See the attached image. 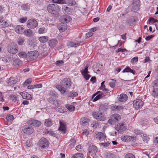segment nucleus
<instances>
[{"mask_svg": "<svg viewBox=\"0 0 158 158\" xmlns=\"http://www.w3.org/2000/svg\"><path fill=\"white\" fill-rule=\"evenodd\" d=\"M101 144L103 147H107L109 146V144H110V143L108 142H107L102 143H101Z\"/></svg>", "mask_w": 158, "mask_h": 158, "instance_id": "0e129e2a", "label": "nucleus"}, {"mask_svg": "<svg viewBox=\"0 0 158 158\" xmlns=\"http://www.w3.org/2000/svg\"><path fill=\"white\" fill-rule=\"evenodd\" d=\"M32 81V79L31 78H29L27 79L24 82L23 84V85L24 86H26L27 84H30L31 83Z\"/></svg>", "mask_w": 158, "mask_h": 158, "instance_id": "49530a36", "label": "nucleus"}, {"mask_svg": "<svg viewBox=\"0 0 158 158\" xmlns=\"http://www.w3.org/2000/svg\"><path fill=\"white\" fill-rule=\"evenodd\" d=\"M27 24V26L29 28L34 29L38 25V23L36 20L31 19L28 20Z\"/></svg>", "mask_w": 158, "mask_h": 158, "instance_id": "39448f33", "label": "nucleus"}, {"mask_svg": "<svg viewBox=\"0 0 158 158\" xmlns=\"http://www.w3.org/2000/svg\"><path fill=\"white\" fill-rule=\"evenodd\" d=\"M121 118V116L119 114H114L111 115L108 122L109 124H112L114 123L117 122L120 120Z\"/></svg>", "mask_w": 158, "mask_h": 158, "instance_id": "20e7f679", "label": "nucleus"}, {"mask_svg": "<svg viewBox=\"0 0 158 158\" xmlns=\"http://www.w3.org/2000/svg\"><path fill=\"white\" fill-rule=\"evenodd\" d=\"M6 83L8 86H13L17 82V79L15 77H11L6 80Z\"/></svg>", "mask_w": 158, "mask_h": 158, "instance_id": "dca6fc26", "label": "nucleus"}, {"mask_svg": "<svg viewBox=\"0 0 158 158\" xmlns=\"http://www.w3.org/2000/svg\"><path fill=\"white\" fill-rule=\"evenodd\" d=\"M60 84L56 85V87L61 94H63L67 92L66 89L70 86L71 82L69 78H65L60 82Z\"/></svg>", "mask_w": 158, "mask_h": 158, "instance_id": "f257e3e1", "label": "nucleus"}, {"mask_svg": "<svg viewBox=\"0 0 158 158\" xmlns=\"http://www.w3.org/2000/svg\"><path fill=\"white\" fill-rule=\"evenodd\" d=\"M67 28L66 25L62 23L60 24V26L58 27V29L60 32L65 31L67 29Z\"/></svg>", "mask_w": 158, "mask_h": 158, "instance_id": "bb28decb", "label": "nucleus"}, {"mask_svg": "<svg viewBox=\"0 0 158 158\" xmlns=\"http://www.w3.org/2000/svg\"><path fill=\"white\" fill-rule=\"evenodd\" d=\"M27 19V18L26 17L20 18L19 19V22L21 23H24L26 22Z\"/></svg>", "mask_w": 158, "mask_h": 158, "instance_id": "79ce46f5", "label": "nucleus"}, {"mask_svg": "<svg viewBox=\"0 0 158 158\" xmlns=\"http://www.w3.org/2000/svg\"><path fill=\"white\" fill-rule=\"evenodd\" d=\"M128 98L127 96L124 94H121L118 98V101L121 102H125Z\"/></svg>", "mask_w": 158, "mask_h": 158, "instance_id": "5701e85b", "label": "nucleus"}, {"mask_svg": "<svg viewBox=\"0 0 158 158\" xmlns=\"http://www.w3.org/2000/svg\"><path fill=\"white\" fill-rule=\"evenodd\" d=\"M60 7L57 4H49L47 7V10L50 13L58 15L60 12Z\"/></svg>", "mask_w": 158, "mask_h": 158, "instance_id": "f03ea898", "label": "nucleus"}, {"mask_svg": "<svg viewBox=\"0 0 158 158\" xmlns=\"http://www.w3.org/2000/svg\"><path fill=\"white\" fill-rule=\"evenodd\" d=\"M140 124L142 126L148 125L149 123L147 119H144L140 122Z\"/></svg>", "mask_w": 158, "mask_h": 158, "instance_id": "e433bc0d", "label": "nucleus"}, {"mask_svg": "<svg viewBox=\"0 0 158 158\" xmlns=\"http://www.w3.org/2000/svg\"><path fill=\"white\" fill-rule=\"evenodd\" d=\"M71 20V18L69 16L64 15L61 16L60 18V21L62 23H68Z\"/></svg>", "mask_w": 158, "mask_h": 158, "instance_id": "6ab92c4d", "label": "nucleus"}, {"mask_svg": "<svg viewBox=\"0 0 158 158\" xmlns=\"http://www.w3.org/2000/svg\"><path fill=\"white\" fill-rule=\"evenodd\" d=\"M152 94L154 97L158 98V89H154Z\"/></svg>", "mask_w": 158, "mask_h": 158, "instance_id": "f704fd0d", "label": "nucleus"}, {"mask_svg": "<svg viewBox=\"0 0 158 158\" xmlns=\"http://www.w3.org/2000/svg\"><path fill=\"white\" fill-rule=\"evenodd\" d=\"M111 80L113 81L109 83V85L111 88H114L115 86L116 81L113 79H110Z\"/></svg>", "mask_w": 158, "mask_h": 158, "instance_id": "c03bdc74", "label": "nucleus"}, {"mask_svg": "<svg viewBox=\"0 0 158 158\" xmlns=\"http://www.w3.org/2000/svg\"><path fill=\"white\" fill-rule=\"evenodd\" d=\"M63 12L65 14L71 15L72 12V10L68 7L64 6L62 7Z\"/></svg>", "mask_w": 158, "mask_h": 158, "instance_id": "a878e982", "label": "nucleus"}, {"mask_svg": "<svg viewBox=\"0 0 158 158\" xmlns=\"http://www.w3.org/2000/svg\"><path fill=\"white\" fill-rule=\"evenodd\" d=\"M88 67H86L85 68V69L84 71L83 72H81V74L82 75L88 73Z\"/></svg>", "mask_w": 158, "mask_h": 158, "instance_id": "680f3d73", "label": "nucleus"}, {"mask_svg": "<svg viewBox=\"0 0 158 158\" xmlns=\"http://www.w3.org/2000/svg\"><path fill=\"white\" fill-rule=\"evenodd\" d=\"M39 34H43L47 32V30L45 27H43L39 29L38 31Z\"/></svg>", "mask_w": 158, "mask_h": 158, "instance_id": "4c0bfd02", "label": "nucleus"}, {"mask_svg": "<svg viewBox=\"0 0 158 158\" xmlns=\"http://www.w3.org/2000/svg\"><path fill=\"white\" fill-rule=\"evenodd\" d=\"M70 141L71 143L69 145V146H70L71 145L74 147L76 141L74 139H72L70 140Z\"/></svg>", "mask_w": 158, "mask_h": 158, "instance_id": "603ef678", "label": "nucleus"}, {"mask_svg": "<svg viewBox=\"0 0 158 158\" xmlns=\"http://www.w3.org/2000/svg\"><path fill=\"white\" fill-rule=\"evenodd\" d=\"M19 56L20 58H27V54L24 52H20L19 53Z\"/></svg>", "mask_w": 158, "mask_h": 158, "instance_id": "2f4dec72", "label": "nucleus"}, {"mask_svg": "<svg viewBox=\"0 0 158 158\" xmlns=\"http://www.w3.org/2000/svg\"><path fill=\"white\" fill-rule=\"evenodd\" d=\"M63 63L64 61L62 60H57L56 62V64L58 65L63 64Z\"/></svg>", "mask_w": 158, "mask_h": 158, "instance_id": "338daca9", "label": "nucleus"}, {"mask_svg": "<svg viewBox=\"0 0 158 158\" xmlns=\"http://www.w3.org/2000/svg\"><path fill=\"white\" fill-rule=\"evenodd\" d=\"M48 40V38L47 36L40 37L39 38V41L41 43H45Z\"/></svg>", "mask_w": 158, "mask_h": 158, "instance_id": "c85d7f7f", "label": "nucleus"}, {"mask_svg": "<svg viewBox=\"0 0 158 158\" xmlns=\"http://www.w3.org/2000/svg\"><path fill=\"white\" fill-rule=\"evenodd\" d=\"M138 56H135L132 58L131 60V62L132 63H134L138 61Z\"/></svg>", "mask_w": 158, "mask_h": 158, "instance_id": "8fccbe9b", "label": "nucleus"}, {"mask_svg": "<svg viewBox=\"0 0 158 158\" xmlns=\"http://www.w3.org/2000/svg\"><path fill=\"white\" fill-rule=\"evenodd\" d=\"M22 131L24 133L30 135L33 133L34 130L31 127L27 126H24L23 127Z\"/></svg>", "mask_w": 158, "mask_h": 158, "instance_id": "ddd939ff", "label": "nucleus"}, {"mask_svg": "<svg viewBox=\"0 0 158 158\" xmlns=\"http://www.w3.org/2000/svg\"><path fill=\"white\" fill-rule=\"evenodd\" d=\"M67 3L69 5L71 6H73L75 5L76 2L74 0H68Z\"/></svg>", "mask_w": 158, "mask_h": 158, "instance_id": "c9c22d12", "label": "nucleus"}, {"mask_svg": "<svg viewBox=\"0 0 158 158\" xmlns=\"http://www.w3.org/2000/svg\"><path fill=\"white\" fill-rule=\"evenodd\" d=\"M28 122L32 126L35 127H38L41 124V122L37 120H29L28 121Z\"/></svg>", "mask_w": 158, "mask_h": 158, "instance_id": "a211bd4d", "label": "nucleus"}, {"mask_svg": "<svg viewBox=\"0 0 158 158\" xmlns=\"http://www.w3.org/2000/svg\"><path fill=\"white\" fill-rule=\"evenodd\" d=\"M91 127L94 128H97L98 126V124L95 122H93L91 124Z\"/></svg>", "mask_w": 158, "mask_h": 158, "instance_id": "774afa93", "label": "nucleus"}, {"mask_svg": "<svg viewBox=\"0 0 158 158\" xmlns=\"http://www.w3.org/2000/svg\"><path fill=\"white\" fill-rule=\"evenodd\" d=\"M23 63V61L19 59L14 60L12 62L13 65L16 67H19L21 66Z\"/></svg>", "mask_w": 158, "mask_h": 158, "instance_id": "aec40b11", "label": "nucleus"}, {"mask_svg": "<svg viewBox=\"0 0 158 158\" xmlns=\"http://www.w3.org/2000/svg\"><path fill=\"white\" fill-rule=\"evenodd\" d=\"M106 134L102 132H98L95 135L96 138L100 141H105V139L106 140Z\"/></svg>", "mask_w": 158, "mask_h": 158, "instance_id": "9b49d317", "label": "nucleus"}, {"mask_svg": "<svg viewBox=\"0 0 158 158\" xmlns=\"http://www.w3.org/2000/svg\"><path fill=\"white\" fill-rule=\"evenodd\" d=\"M116 130L119 132H122L127 129L126 124L124 123H120L115 126Z\"/></svg>", "mask_w": 158, "mask_h": 158, "instance_id": "0eeeda50", "label": "nucleus"}, {"mask_svg": "<svg viewBox=\"0 0 158 158\" xmlns=\"http://www.w3.org/2000/svg\"><path fill=\"white\" fill-rule=\"evenodd\" d=\"M143 140L146 143L148 142L150 139V138L147 136L146 135H143Z\"/></svg>", "mask_w": 158, "mask_h": 158, "instance_id": "58836bf2", "label": "nucleus"}, {"mask_svg": "<svg viewBox=\"0 0 158 158\" xmlns=\"http://www.w3.org/2000/svg\"><path fill=\"white\" fill-rule=\"evenodd\" d=\"M127 50L126 49L124 48V49H122L121 48H119L116 51L117 52H127Z\"/></svg>", "mask_w": 158, "mask_h": 158, "instance_id": "864d4df0", "label": "nucleus"}, {"mask_svg": "<svg viewBox=\"0 0 158 158\" xmlns=\"http://www.w3.org/2000/svg\"><path fill=\"white\" fill-rule=\"evenodd\" d=\"M60 127L59 128V130L63 133H65L66 131L65 124L61 121H60Z\"/></svg>", "mask_w": 158, "mask_h": 158, "instance_id": "4be33fe9", "label": "nucleus"}, {"mask_svg": "<svg viewBox=\"0 0 158 158\" xmlns=\"http://www.w3.org/2000/svg\"><path fill=\"white\" fill-rule=\"evenodd\" d=\"M153 84V87H158V79L154 81Z\"/></svg>", "mask_w": 158, "mask_h": 158, "instance_id": "bf43d9fd", "label": "nucleus"}, {"mask_svg": "<svg viewBox=\"0 0 158 158\" xmlns=\"http://www.w3.org/2000/svg\"><path fill=\"white\" fill-rule=\"evenodd\" d=\"M134 22L135 20L131 19H130L127 21L128 24L131 26H132L133 25Z\"/></svg>", "mask_w": 158, "mask_h": 158, "instance_id": "3c124183", "label": "nucleus"}, {"mask_svg": "<svg viewBox=\"0 0 158 158\" xmlns=\"http://www.w3.org/2000/svg\"><path fill=\"white\" fill-rule=\"evenodd\" d=\"M78 95L77 93L76 92H71L70 93V95L69 96V97H75Z\"/></svg>", "mask_w": 158, "mask_h": 158, "instance_id": "5fc2aeb1", "label": "nucleus"}, {"mask_svg": "<svg viewBox=\"0 0 158 158\" xmlns=\"http://www.w3.org/2000/svg\"><path fill=\"white\" fill-rule=\"evenodd\" d=\"M77 158H82L83 156V155L81 153H77L75 154Z\"/></svg>", "mask_w": 158, "mask_h": 158, "instance_id": "e2e57ef3", "label": "nucleus"}, {"mask_svg": "<svg viewBox=\"0 0 158 158\" xmlns=\"http://www.w3.org/2000/svg\"><path fill=\"white\" fill-rule=\"evenodd\" d=\"M22 8L24 10H27L29 8V7L27 4H24L21 6Z\"/></svg>", "mask_w": 158, "mask_h": 158, "instance_id": "09e8293b", "label": "nucleus"}, {"mask_svg": "<svg viewBox=\"0 0 158 158\" xmlns=\"http://www.w3.org/2000/svg\"><path fill=\"white\" fill-rule=\"evenodd\" d=\"M0 23H1V26L2 27H5L8 26V24L7 22L5 21H4L3 19H2V22Z\"/></svg>", "mask_w": 158, "mask_h": 158, "instance_id": "a19ab883", "label": "nucleus"}, {"mask_svg": "<svg viewBox=\"0 0 158 158\" xmlns=\"http://www.w3.org/2000/svg\"><path fill=\"white\" fill-rule=\"evenodd\" d=\"M39 53L37 51H31L27 53L28 58L31 60H34L36 59L38 56Z\"/></svg>", "mask_w": 158, "mask_h": 158, "instance_id": "f8f14e48", "label": "nucleus"}, {"mask_svg": "<svg viewBox=\"0 0 158 158\" xmlns=\"http://www.w3.org/2000/svg\"><path fill=\"white\" fill-rule=\"evenodd\" d=\"M10 98L14 101H16L17 100L18 97L16 95H11Z\"/></svg>", "mask_w": 158, "mask_h": 158, "instance_id": "6e6d98bb", "label": "nucleus"}, {"mask_svg": "<svg viewBox=\"0 0 158 158\" xmlns=\"http://www.w3.org/2000/svg\"><path fill=\"white\" fill-rule=\"evenodd\" d=\"M34 89L35 88H41L43 86V85L41 84H39L36 85H34Z\"/></svg>", "mask_w": 158, "mask_h": 158, "instance_id": "13d9d810", "label": "nucleus"}, {"mask_svg": "<svg viewBox=\"0 0 158 158\" xmlns=\"http://www.w3.org/2000/svg\"><path fill=\"white\" fill-rule=\"evenodd\" d=\"M105 96L106 95L104 94L102 92L98 91L92 95V98H94L93 101L95 102Z\"/></svg>", "mask_w": 158, "mask_h": 158, "instance_id": "6e6552de", "label": "nucleus"}, {"mask_svg": "<svg viewBox=\"0 0 158 158\" xmlns=\"http://www.w3.org/2000/svg\"><path fill=\"white\" fill-rule=\"evenodd\" d=\"M18 47L17 45H12L8 46V52L11 54H15L18 52Z\"/></svg>", "mask_w": 158, "mask_h": 158, "instance_id": "4468645a", "label": "nucleus"}, {"mask_svg": "<svg viewBox=\"0 0 158 158\" xmlns=\"http://www.w3.org/2000/svg\"><path fill=\"white\" fill-rule=\"evenodd\" d=\"M148 21L149 24H152L156 22H157V20L155 19L152 18H150V19L148 20Z\"/></svg>", "mask_w": 158, "mask_h": 158, "instance_id": "de8ad7c7", "label": "nucleus"}, {"mask_svg": "<svg viewBox=\"0 0 158 158\" xmlns=\"http://www.w3.org/2000/svg\"><path fill=\"white\" fill-rule=\"evenodd\" d=\"M133 104L135 108L138 110L140 107H142L143 105V102L140 99H136L133 101Z\"/></svg>", "mask_w": 158, "mask_h": 158, "instance_id": "1a4fd4ad", "label": "nucleus"}, {"mask_svg": "<svg viewBox=\"0 0 158 158\" xmlns=\"http://www.w3.org/2000/svg\"><path fill=\"white\" fill-rule=\"evenodd\" d=\"M66 0H52L53 3L59 4H64Z\"/></svg>", "mask_w": 158, "mask_h": 158, "instance_id": "72a5a7b5", "label": "nucleus"}, {"mask_svg": "<svg viewBox=\"0 0 158 158\" xmlns=\"http://www.w3.org/2000/svg\"><path fill=\"white\" fill-rule=\"evenodd\" d=\"M105 81H103L101 83V86L100 88V89L103 91H106L107 90L105 88V85H104Z\"/></svg>", "mask_w": 158, "mask_h": 158, "instance_id": "a18cd8bd", "label": "nucleus"}, {"mask_svg": "<svg viewBox=\"0 0 158 158\" xmlns=\"http://www.w3.org/2000/svg\"><path fill=\"white\" fill-rule=\"evenodd\" d=\"M92 114L94 118L98 120L103 121L106 119V116L100 112H94Z\"/></svg>", "mask_w": 158, "mask_h": 158, "instance_id": "7ed1b4c3", "label": "nucleus"}, {"mask_svg": "<svg viewBox=\"0 0 158 158\" xmlns=\"http://www.w3.org/2000/svg\"><path fill=\"white\" fill-rule=\"evenodd\" d=\"M125 158H135V157L132 153H128L125 155Z\"/></svg>", "mask_w": 158, "mask_h": 158, "instance_id": "ea45409f", "label": "nucleus"}, {"mask_svg": "<svg viewBox=\"0 0 158 158\" xmlns=\"http://www.w3.org/2000/svg\"><path fill=\"white\" fill-rule=\"evenodd\" d=\"M25 41V39L24 38L18 39L17 42L19 45H22Z\"/></svg>", "mask_w": 158, "mask_h": 158, "instance_id": "37998d69", "label": "nucleus"}, {"mask_svg": "<svg viewBox=\"0 0 158 158\" xmlns=\"http://www.w3.org/2000/svg\"><path fill=\"white\" fill-rule=\"evenodd\" d=\"M24 28L22 25H18L15 28V31L18 34H21L23 33Z\"/></svg>", "mask_w": 158, "mask_h": 158, "instance_id": "f3484780", "label": "nucleus"}, {"mask_svg": "<svg viewBox=\"0 0 158 158\" xmlns=\"http://www.w3.org/2000/svg\"><path fill=\"white\" fill-rule=\"evenodd\" d=\"M24 35L27 37H32L34 35V33L32 30L27 29L24 31Z\"/></svg>", "mask_w": 158, "mask_h": 158, "instance_id": "b1692460", "label": "nucleus"}, {"mask_svg": "<svg viewBox=\"0 0 158 158\" xmlns=\"http://www.w3.org/2000/svg\"><path fill=\"white\" fill-rule=\"evenodd\" d=\"M14 118V117L13 115H7L6 117V119L8 121L11 120Z\"/></svg>", "mask_w": 158, "mask_h": 158, "instance_id": "4d7b16f0", "label": "nucleus"}, {"mask_svg": "<svg viewBox=\"0 0 158 158\" xmlns=\"http://www.w3.org/2000/svg\"><path fill=\"white\" fill-rule=\"evenodd\" d=\"M81 122L82 125H87L88 124L89 120L86 118H83L81 119Z\"/></svg>", "mask_w": 158, "mask_h": 158, "instance_id": "c756f323", "label": "nucleus"}, {"mask_svg": "<svg viewBox=\"0 0 158 158\" xmlns=\"http://www.w3.org/2000/svg\"><path fill=\"white\" fill-rule=\"evenodd\" d=\"M66 107L70 111H73L75 109V107L72 105H67Z\"/></svg>", "mask_w": 158, "mask_h": 158, "instance_id": "473e14b6", "label": "nucleus"}, {"mask_svg": "<svg viewBox=\"0 0 158 158\" xmlns=\"http://www.w3.org/2000/svg\"><path fill=\"white\" fill-rule=\"evenodd\" d=\"M40 146L42 148L47 147L49 145V142L47 140L44 138H42L39 141Z\"/></svg>", "mask_w": 158, "mask_h": 158, "instance_id": "2eb2a0df", "label": "nucleus"}, {"mask_svg": "<svg viewBox=\"0 0 158 158\" xmlns=\"http://www.w3.org/2000/svg\"><path fill=\"white\" fill-rule=\"evenodd\" d=\"M97 150V148L96 146L94 145L89 146L88 149L89 156H91L94 158L96 155Z\"/></svg>", "mask_w": 158, "mask_h": 158, "instance_id": "423d86ee", "label": "nucleus"}, {"mask_svg": "<svg viewBox=\"0 0 158 158\" xmlns=\"http://www.w3.org/2000/svg\"><path fill=\"white\" fill-rule=\"evenodd\" d=\"M130 68L128 66H127L122 71L123 73H128L130 70Z\"/></svg>", "mask_w": 158, "mask_h": 158, "instance_id": "69168bd1", "label": "nucleus"}, {"mask_svg": "<svg viewBox=\"0 0 158 158\" xmlns=\"http://www.w3.org/2000/svg\"><path fill=\"white\" fill-rule=\"evenodd\" d=\"M52 124V122L50 119H45L44 125L46 127H50Z\"/></svg>", "mask_w": 158, "mask_h": 158, "instance_id": "7c9ffc66", "label": "nucleus"}, {"mask_svg": "<svg viewBox=\"0 0 158 158\" xmlns=\"http://www.w3.org/2000/svg\"><path fill=\"white\" fill-rule=\"evenodd\" d=\"M20 94L24 99L30 100L31 99V95L27 92H21Z\"/></svg>", "mask_w": 158, "mask_h": 158, "instance_id": "412c9836", "label": "nucleus"}, {"mask_svg": "<svg viewBox=\"0 0 158 158\" xmlns=\"http://www.w3.org/2000/svg\"><path fill=\"white\" fill-rule=\"evenodd\" d=\"M111 109L113 110H114L118 112L120 111L121 110H122L123 107L122 106H111Z\"/></svg>", "mask_w": 158, "mask_h": 158, "instance_id": "cd10ccee", "label": "nucleus"}, {"mask_svg": "<svg viewBox=\"0 0 158 158\" xmlns=\"http://www.w3.org/2000/svg\"><path fill=\"white\" fill-rule=\"evenodd\" d=\"M82 133L87 136L89 134V132L87 130L85 129L83 130Z\"/></svg>", "mask_w": 158, "mask_h": 158, "instance_id": "052dcab7", "label": "nucleus"}, {"mask_svg": "<svg viewBox=\"0 0 158 158\" xmlns=\"http://www.w3.org/2000/svg\"><path fill=\"white\" fill-rule=\"evenodd\" d=\"M121 138L122 140L125 141L126 142H128L131 141L135 142L136 139L135 137L127 135L122 136Z\"/></svg>", "mask_w": 158, "mask_h": 158, "instance_id": "9d476101", "label": "nucleus"}, {"mask_svg": "<svg viewBox=\"0 0 158 158\" xmlns=\"http://www.w3.org/2000/svg\"><path fill=\"white\" fill-rule=\"evenodd\" d=\"M58 44V41L55 39H52L50 40L48 42V44L51 48H54Z\"/></svg>", "mask_w": 158, "mask_h": 158, "instance_id": "393cba45", "label": "nucleus"}]
</instances>
